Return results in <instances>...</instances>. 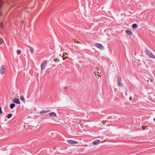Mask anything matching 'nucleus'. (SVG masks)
<instances>
[{
  "mask_svg": "<svg viewBox=\"0 0 155 155\" xmlns=\"http://www.w3.org/2000/svg\"><path fill=\"white\" fill-rule=\"evenodd\" d=\"M15 106V104H12L10 105V107L11 109H12Z\"/></svg>",
  "mask_w": 155,
  "mask_h": 155,
  "instance_id": "nucleus-13",
  "label": "nucleus"
},
{
  "mask_svg": "<svg viewBox=\"0 0 155 155\" xmlns=\"http://www.w3.org/2000/svg\"><path fill=\"white\" fill-rule=\"evenodd\" d=\"M47 64V62L46 61H43L41 65V71H42V70L45 69L46 67V65Z\"/></svg>",
  "mask_w": 155,
  "mask_h": 155,
  "instance_id": "nucleus-2",
  "label": "nucleus"
},
{
  "mask_svg": "<svg viewBox=\"0 0 155 155\" xmlns=\"http://www.w3.org/2000/svg\"><path fill=\"white\" fill-rule=\"evenodd\" d=\"M146 52L150 58H155V56L153 55L147 49L146 50Z\"/></svg>",
  "mask_w": 155,
  "mask_h": 155,
  "instance_id": "nucleus-3",
  "label": "nucleus"
},
{
  "mask_svg": "<svg viewBox=\"0 0 155 155\" xmlns=\"http://www.w3.org/2000/svg\"><path fill=\"white\" fill-rule=\"evenodd\" d=\"M30 50L31 54H32L34 51V49L31 47H30Z\"/></svg>",
  "mask_w": 155,
  "mask_h": 155,
  "instance_id": "nucleus-15",
  "label": "nucleus"
},
{
  "mask_svg": "<svg viewBox=\"0 0 155 155\" xmlns=\"http://www.w3.org/2000/svg\"><path fill=\"white\" fill-rule=\"evenodd\" d=\"M142 130H143V129H145V128H146V126H143L142 127Z\"/></svg>",
  "mask_w": 155,
  "mask_h": 155,
  "instance_id": "nucleus-22",
  "label": "nucleus"
},
{
  "mask_svg": "<svg viewBox=\"0 0 155 155\" xmlns=\"http://www.w3.org/2000/svg\"><path fill=\"white\" fill-rule=\"evenodd\" d=\"M132 99V97H130V100H131Z\"/></svg>",
  "mask_w": 155,
  "mask_h": 155,
  "instance_id": "nucleus-26",
  "label": "nucleus"
},
{
  "mask_svg": "<svg viewBox=\"0 0 155 155\" xmlns=\"http://www.w3.org/2000/svg\"><path fill=\"white\" fill-rule=\"evenodd\" d=\"M106 122V121H102V123L103 124H104V123Z\"/></svg>",
  "mask_w": 155,
  "mask_h": 155,
  "instance_id": "nucleus-24",
  "label": "nucleus"
},
{
  "mask_svg": "<svg viewBox=\"0 0 155 155\" xmlns=\"http://www.w3.org/2000/svg\"><path fill=\"white\" fill-rule=\"evenodd\" d=\"M57 60V59H55L54 60V61H56Z\"/></svg>",
  "mask_w": 155,
  "mask_h": 155,
  "instance_id": "nucleus-28",
  "label": "nucleus"
},
{
  "mask_svg": "<svg viewBox=\"0 0 155 155\" xmlns=\"http://www.w3.org/2000/svg\"><path fill=\"white\" fill-rule=\"evenodd\" d=\"M67 141L68 143L71 144H77L78 143V142L72 140H67Z\"/></svg>",
  "mask_w": 155,
  "mask_h": 155,
  "instance_id": "nucleus-5",
  "label": "nucleus"
},
{
  "mask_svg": "<svg viewBox=\"0 0 155 155\" xmlns=\"http://www.w3.org/2000/svg\"><path fill=\"white\" fill-rule=\"evenodd\" d=\"M68 55L65 52H64L63 54V56H62V57L63 56H65V55Z\"/></svg>",
  "mask_w": 155,
  "mask_h": 155,
  "instance_id": "nucleus-20",
  "label": "nucleus"
},
{
  "mask_svg": "<svg viewBox=\"0 0 155 155\" xmlns=\"http://www.w3.org/2000/svg\"><path fill=\"white\" fill-rule=\"evenodd\" d=\"M4 42V41L2 38H0V45L3 44Z\"/></svg>",
  "mask_w": 155,
  "mask_h": 155,
  "instance_id": "nucleus-17",
  "label": "nucleus"
},
{
  "mask_svg": "<svg viewBox=\"0 0 155 155\" xmlns=\"http://www.w3.org/2000/svg\"><path fill=\"white\" fill-rule=\"evenodd\" d=\"M153 120L155 122V118Z\"/></svg>",
  "mask_w": 155,
  "mask_h": 155,
  "instance_id": "nucleus-29",
  "label": "nucleus"
},
{
  "mask_svg": "<svg viewBox=\"0 0 155 155\" xmlns=\"http://www.w3.org/2000/svg\"><path fill=\"white\" fill-rule=\"evenodd\" d=\"M48 115L50 117H56L57 115L54 112H52L48 114Z\"/></svg>",
  "mask_w": 155,
  "mask_h": 155,
  "instance_id": "nucleus-9",
  "label": "nucleus"
},
{
  "mask_svg": "<svg viewBox=\"0 0 155 155\" xmlns=\"http://www.w3.org/2000/svg\"><path fill=\"white\" fill-rule=\"evenodd\" d=\"M68 58V57H65L63 58H63V60H65L67 58Z\"/></svg>",
  "mask_w": 155,
  "mask_h": 155,
  "instance_id": "nucleus-21",
  "label": "nucleus"
},
{
  "mask_svg": "<svg viewBox=\"0 0 155 155\" xmlns=\"http://www.w3.org/2000/svg\"><path fill=\"white\" fill-rule=\"evenodd\" d=\"M151 81H150V82H151L152 81V80L151 79H150Z\"/></svg>",
  "mask_w": 155,
  "mask_h": 155,
  "instance_id": "nucleus-31",
  "label": "nucleus"
},
{
  "mask_svg": "<svg viewBox=\"0 0 155 155\" xmlns=\"http://www.w3.org/2000/svg\"><path fill=\"white\" fill-rule=\"evenodd\" d=\"M12 102L14 103L19 104H20V102L18 98H15L12 99Z\"/></svg>",
  "mask_w": 155,
  "mask_h": 155,
  "instance_id": "nucleus-8",
  "label": "nucleus"
},
{
  "mask_svg": "<svg viewBox=\"0 0 155 155\" xmlns=\"http://www.w3.org/2000/svg\"><path fill=\"white\" fill-rule=\"evenodd\" d=\"M12 114H8L7 115V117L8 119H9L10 118H11V117H12Z\"/></svg>",
  "mask_w": 155,
  "mask_h": 155,
  "instance_id": "nucleus-16",
  "label": "nucleus"
},
{
  "mask_svg": "<svg viewBox=\"0 0 155 155\" xmlns=\"http://www.w3.org/2000/svg\"><path fill=\"white\" fill-rule=\"evenodd\" d=\"M101 142V141L99 140H94L92 143V144L94 145H96L99 144Z\"/></svg>",
  "mask_w": 155,
  "mask_h": 155,
  "instance_id": "nucleus-7",
  "label": "nucleus"
},
{
  "mask_svg": "<svg viewBox=\"0 0 155 155\" xmlns=\"http://www.w3.org/2000/svg\"><path fill=\"white\" fill-rule=\"evenodd\" d=\"M48 110H43L40 112L39 114H43L44 113H47L48 112Z\"/></svg>",
  "mask_w": 155,
  "mask_h": 155,
  "instance_id": "nucleus-12",
  "label": "nucleus"
},
{
  "mask_svg": "<svg viewBox=\"0 0 155 155\" xmlns=\"http://www.w3.org/2000/svg\"><path fill=\"white\" fill-rule=\"evenodd\" d=\"M16 52L17 54H18V55L20 54L21 53V51L20 50H17Z\"/></svg>",
  "mask_w": 155,
  "mask_h": 155,
  "instance_id": "nucleus-18",
  "label": "nucleus"
},
{
  "mask_svg": "<svg viewBox=\"0 0 155 155\" xmlns=\"http://www.w3.org/2000/svg\"><path fill=\"white\" fill-rule=\"evenodd\" d=\"M96 69L97 70H98V68H96Z\"/></svg>",
  "mask_w": 155,
  "mask_h": 155,
  "instance_id": "nucleus-30",
  "label": "nucleus"
},
{
  "mask_svg": "<svg viewBox=\"0 0 155 155\" xmlns=\"http://www.w3.org/2000/svg\"><path fill=\"white\" fill-rule=\"evenodd\" d=\"M0 113L1 114H2V111L1 110V107L0 108Z\"/></svg>",
  "mask_w": 155,
  "mask_h": 155,
  "instance_id": "nucleus-23",
  "label": "nucleus"
},
{
  "mask_svg": "<svg viewBox=\"0 0 155 155\" xmlns=\"http://www.w3.org/2000/svg\"><path fill=\"white\" fill-rule=\"evenodd\" d=\"M117 84L119 86L121 87L123 86L122 84L121 83V78L120 77L117 78Z\"/></svg>",
  "mask_w": 155,
  "mask_h": 155,
  "instance_id": "nucleus-6",
  "label": "nucleus"
},
{
  "mask_svg": "<svg viewBox=\"0 0 155 155\" xmlns=\"http://www.w3.org/2000/svg\"><path fill=\"white\" fill-rule=\"evenodd\" d=\"M126 33L129 35H132L133 33L132 32L129 30H127L126 31Z\"/></svg>",
  "mask_w": 155,
  "mask_h": 155,
  "instance_id": "nucleus-10",
  "label": "nucleus"
},
{
  "mask_svg": "<svg viewBox=\"0 0 155 155\" xmlns=\"http://www.w3.org/2000/svg\"><path fill=\"white\" fill-rule=\"evenodd\" d=\"M20 99L21 101H23L24 102V101L25 100V98L22 95H21L20 97Z\"/></svg>",
  "mask_w": 155,
  "mask_h": 155,
  "instance_id": "nucleus-14",
  "label": "nucleus"
},
{
  "mask_svg": "<svg viewBox=\"0 0 155 155\" xmlns=\"http://www.w3.org/2000/svg\"><path fill=\"white\" fill-rule=\"evenodd\" d=\"M94 46L101 50H103L104 49V47L102 44H100L96 43L94 44Z\"/></svg>",
  "mask_w": 155,
  "mask_h": 155,
  "instance_id": "nucleus-1",
  "label": "nucleus"
},
{
  "mask_svg": "<svg viewBox=\"0 0 155 155\" xmlns=\"http://www.w3.org/2000/svg\"><path fill=\"white\" fill-rule=\"evenodd\" d=\"M15 96H16V97H18V94H16V95H15Z\"/></svg>",
  "mask_w": 155,
  "mask_h": 155,
  "instance_id": "nucleus-27",
  "label": "nucleus"
},
{
  "mask_svg": "<svg viewBox=\"0 0 155 155\" xmlns=\"http://www.w3.org/2000/svg\"><path fill=\"white\" fill-rule=\"evenodd\" d=\"M97 75H99V74H100V73H99V72H97Z\"/></svg>",
  "mask_w": 155,
  "mask_h": 155,
  "instance_id": "nucleus-25",
  "label": "nucleus"
},
{
  "mask_svg": "<svg viewBox=\"0 0 155 155\" xmlns=\"http://www.w3.org/2000/svg\"><path fill=\"white\" fill-rule=\"evenodd\" d=\"M5 65H2L1 66L0 69V72L1 74H4L5 72Z\"/></svg>",
  "mask_w": 155,
  "mask_h": 155,
  "instance_id": "nucleus-4",
  "label": "nucleus"
},
{
  "mask_svg": "<svg viewBox=\"0 0 155 155\" xmlns=\"http://www.w3.org/2000/svg\"><path fill=\"white\" fill-rule=\"evenodd\" d=\"M137 27V24H134L133 25H132V27L133 28H136Z\"/></svg>",
  "mask_w": 155,
  "mask_h": 155,
  "instance_id": "nucleus-19",
  "label": "nucleus"
},
{
  "mask_svg": "<svg viewBox=\"0 0 155 155\" xmlns=\"http://www.w3.org/2000/svg\"><path fill=\"white\" fill-rule=\"evenodd\" d=\"M2 4L3 3L2 1L1 0H0V16L1 15V9L2 6Z\"/></svg>",
  "mask_w": 155,
  "mask_h": 155,
  "instance_id": "nucleus-11",
  "label": "nucleus"
}]
</instances>
